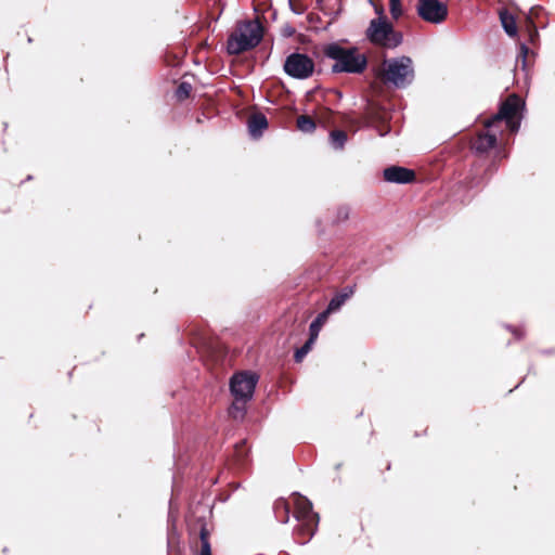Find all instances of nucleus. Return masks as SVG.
Masks as SVG:
<instances>
[{
    "label": "nucleus",
    "mask_w": 555,
    "mask_h": 555,
    "mask_svg": "<svg viewBox=\"0 0 555 555\" xmlns=\"http://www.w3.org/2000/svg\"><path fill=\"white\" fill-rule=\"evenodd\" d=\"M261 39L262 28L258 22L247 21L241 23L229 36L227 51L232 55L241 54L258 46Z\"/></svg>",
    "instance_id": "20e7f679"
},
{
    "label": "nucleus",
    "mask_w": 555,
    "mask_h": 555,
    "mask_svg": "<svg viewBox=\"0 0 555 555\" xmlns=\"http://www.w3.org/2000/svg\"><path fill=\"white\" fill-rule=\"evenodd\" d=\"M297 128L305 133H311L315 129V122L310 116L301 115L297 118Z\"/></svg>",
    "instance_id": "f3484780"
},
{
    "label": "nucleus",
    "mask_w": 555,
    "mask_h": 555,
    "mask_svg": "<svg viewBox=\"0 0 555 555\" xmlns=\"http://www.w3.org/2000/svg\"><path fill=\"white\" fill-rule=\"evenodd\" d=\"M524 106V102L516 94L509 95L501 105L499 112L491 118L487 119L485 127L487 131L478 134L473 143V149L476 153L482 154L493 149L496 144V131L493 130L495 125L502 120L512 132L519 129L520 122L516 120L519 109Z\"/></svg>",
    "instance_id": "f03ea898"
},
{
    "label": "nucleus",
    "mask_w": 555,
    "mask_h": 555,
    "mask_svg": "<svg viewBox=\"0 0 555 555\" xmlns=\"http://www.w3.org/2000/svg\"><path fill=\"white\" fill-rule=\"evenodd\" d=\"M529 36L531 41H533V39L538 36V30L534 26L533 29L530 31Z\"/></svg>",
    "instance_id": "5701e85b"
},
{
    "label": "nucleus",
    "mask_w": 555,
    "mask_h": 555,
    "mask_svg": "<svg viewBox=\"0 0 555 555\" xmlns=\"http://www.w3.org/2000/svg\"><path fill=\"white\" fill-rule=\"evenodd\" d=\"M529 52L528 47L525 43L520 44V56L522 59V64H526L527 54Z\"/></svg>",
    "instance_id": "4be33fe9"
},
{
    "label": "nucleus",
    "mask_w": 555,
    "mask_h": 555,
    "mask_svg": "<svg viewBox=\"0 0 555 555\" xmlns=\"http://www.w3.org/2000/svg\"><path fill=\"white\" fill-rule=\"evenodd\" d=\"M283 69L289 77L298 80H305L312 76L314 72V62L307 54L294 52L285 59Z\"/></svg>",
    "instance_id": "0eeeda50"
},
{
    "label": "nucleus",
    "mask_w": 555,
    "mask_h": 555,
    "mask_svg": "<svg viewBox=\"0 0 555 555\" xmlns=\"http://www.w3.org/2000/svg\"><path fill=\"white\" fill-rule=\"evenodd\" d=\"M324 54L335 61L332 65L333 73L360 74L366 68V57L357 49H346L337 43H331L324 49Z\"/></svg>",
    "instance_id": "7ed1b4c3"
},
{
    "label": "nucleus",
    "mask_w": 555,
    "mask_h": 555,
    "mask_svg": "<svg viewBox=\"0 0 555 555\" xmlns=\"http://www.w3.org/2000/svg\"><path fill=\"white\" fill-rule=\"evenodd\" d=\"M500 20L503 29L508 36L514 37L517 35L516 21L512 14L507 13L506 11H503L500 13Z\"/></svg>",
    "instance_id": "ddd939ff"
},
{
    "label": "nucleus",
    "mask_w": 555,
    "mask_h": 555,
    "mask_svg": "<svg viewBox=\"0 0 555 555\" xmlns=\"http://www.w3.org/2000/svg\"><path fill=\"white\" fill-rule=\"evenodd\" d=\"M328 314H330V312L327 310H325V311L319 313L318 317L311 322V324L309 326V336H311L312 339L317 340L323 324L327 320Z\"/></svg>",
    "instance_id": "4468645a"
},
{
    "label": "nucleus",
    "mask_w": 555,
    "mask_h": 555,
    "mask_svg": "<svg viewBox=\"0 0 555 555\" xmlns=\"http://www.w3.org/2000/svg\"><path fill=\"white\" fill-rule=\"evenodd\" d=\"M292 505L294 506V518L297 521L294 529L295 540L299 544H306L317 530L319 515L312 511V503L307 498L299 493H293L291 502L279 499L274 503V514L280 522H288Z\"/></svg>",
    "instance_id": "f257e3e1"
},
{
    "label": "nucleus",
    "mask_w": 555,
    "mask_h": 555,
    "mask_svg": "<svg viewBox=\"0 0 555 555\" xmlns=\"http://www.w3.org/2000/svg\"><path fill=\"white\" fill-rule=\"evenodd\" d=\"M258 382L257 374L253 372L235 373L230 379V391L234 399L251 400Z\"/></svg>",
    "instance_id": "6e6552de"
},
{
    "label": "nucleus",
    "mask_w": 555,
    "mask_h": 555,
    "mask_svg": "<svg viewBox=\"0 0 555 555\" xmlns=\"http://www.w3.org/2000/svg\"><path fill=\"white\" fill-rule=\"evenodd\" d=\"M317 2L320 4L322 2V0H317Z\"/></svg>",
    "instance_id": "bb28decb"
},
{
    "label": "nucleus",
    "mask_w": 555,
    "mask_h": 555,
    "mask_svg": "<svg viewBox=\"0 0 555 555\" xmlns=\"http://www.w3.org/2000/svg\"><path fill=\"white\" fill-rule=\"evenodd\" d=\"M417 15L426 23L439 25L448 17V5L441 0H417Z\"/></svg>",
    "instance_id": "1a4fd4ad"
},
{
    "label": "nucleus",
    "mask_w": 555,
    "mask_h": 555,
    "mask_svg": "<svg viewBox=\"0 0 555 555\" xmlns=\"http://www.w3.org/2000/svg\"><path fill=\"white\" fill-rule=\"evenodd\" d=\"M389 11L392 18L398 20L403 13L401 0H389Z\"/></svg>",
    "instance_id": "412c9836"
},
{
    "label": "nucleus",
    "mask_w": 555,
    "mask_h": 555,
    "mask_svg": "<svg viewBox=\"0 0 555 555\" xmlns=\"http://www.w3.org/2000/svg\"><path fill=\"white\" fill-rule=\"evenodd\" d=\"M353 295V287H346L341 293L335 295L331 301L326 310L332 313L340 309V307L346 302L348 298Z\"/></svg>",
    "instance_id": "f8f14e48"
},
{
    "label": "nucleus",
    "mask_w": 555,
    "mask_h": 555,
    "mask_svg": "<svg viewBox=\"0 0 555 555\" xmlns=\"http://www.w3.org/2000/svg\"><path fill=\"white\" fill-rule=\"evenodd\" d=\"M286 33H288L289 35H293L294 30L293 29H286Z\"/></svg>",
    "instance_id": "393cba45"
},
{
    "label": "nucleus",
    "mask_w": 555,
    "mask_h": 555,
    "mask_svg": "<svg viewBox=\"0 0 555 555\" xmlns=\"http://www.w3.org/2000/svg\"><path fill=\"white\" fill-rule=\"evenodd\" d=\"M286 33H288L289 35H293L294 30L293 29H286Z\"/></svg>",
    "instance_id": "a878e982"
},
{
    "label": "nucleus",
    "mask_w": 555,
    "mask_h": 555,
    "mask_svg": "<svg viewBox=\"0 0 555 555\" xmlns=\"http://www.w3.org/2000/svg\"><path fill=\"white\" fill-rule=\"evenodd\" d=\"M315 343V339H312L311 336H309L308 340L295 352V361L301 362L302 359L308 354V352L311 350L313 344Z\"/></svg>",
    "instance_id": "a211bd4d"
},
{
    "label": "nucleus",
    "mask_w": 555,
    "mask_h": 555,
    "mask_svg": "<svg viewBox=\"0 0 555 555\" xmlns=\"http://www.w3.org/2000/svg\"><path fill=\"white\" fill-rule=\"evenodd\" d=\"M247 400H238L234 399L232 405L229 409V414L234 420H243L245 413H246V403Z\"/></svg>",
    "instance_id": "dca6fc26"
},
{
    "label": "nucleus",
    "mask_w": 555,
    "mask_h": 555,
    "mask_svg": "<svg viewBox=\"0 0 555 555\" xmlns=\"http://www.w3.org/2000/svg\"><path fill=\"white\" fill-rule=\"evenodd\" d=\"M366 37L374 43L387 49H395L403 41V35L393 29L392 25L384 16L370 22L366 29Z\"/></svg>",
    "instance_id": "423d86ee"
},
{
    "label": "nucleus",
    "mask_w": 555,
    "mask_h": 555,
    "mask_svg": "<svg viewBox=\"0 0 555 555\" xmlns=\"http://www.w3.org/2000/svg\"><path fill=\"white\" fill-rule=\"evenodd\" d=\"M347 133L343 130H333L330 133V144L336 151H341L347 142Z\"/></svg>",
    "instance_id": "2eb2a0df"
},
{
    "label": "nucleus",
    "mask_w": 555,
    "mask_h": 555,
    "mask_svg": "<svg viewBox=\"0 0 555 555\" xmlns=\"http://www.w3.org/2000/svg\"><path fill=\"white\" fill-rule=\"evenodd\" d=\"M514 335H516L517 337H520V336H521V334L519 333V331H515V332H514Z\"/></svg>",
    "instance_id": "b1692460"
},
{
    "label": "nucleus",
    "mask_w": 555,
    "mask_h": 555,
    "mask_svg": "<svg viewBox=\"0 0 555 555\" xmlns=\"http://www.w3.org/2000/svg\"><path fill=\"white\" fill-rule=\"evenodd\" d=\"M191 90H192V86L191 83L189 82H185V81H182L177 90H176V98L179 100V101H183L185 100L186 98H189L190 93H191Z\"/></svg>",
    "instance_id": "6ab92c4d"
},
{
    "label": "nucleus",
    "mask_w": 555,
    "mask_h": 555,
    "mask_svg": "<svg viewBox=\"0 0 555 555\" xmlns=\"http://www.w3.org/2000/svg\"><path fill=\"white\" fill-rule=\"evenodd\" d=\"M414 77V65L410 56L401 55L385 60L383 63V79L395 88H406L413 82Z\"/></svg>",
    "instance_id": "39448f33"
},
{
    "label": "nucleus",
    "mask_w": 555,
    "mask_h": 555,
    "mask_svg": "<svg viewBox=\"0 0 555 555\" xmlns=\"http://www.w3.org/2000/svg\"><path fill=\"white\" fill-rule=\"evenodd\" d=\"M268 128V120L263 114H255L248 120V131L253 138H259Z\"/></svg>",
    "instance_id": "9b49d317"
},
{
    "label": "nucleus",
    "mask_w": 555,
    "mask_h": 555,
    "mask_svg": "<svg viewBox=\"0 0 555 555\" xmlns=\"http://www.w3.org/2000/svg\"><path fill=\"white\" fill-rule=\"evenodd\" d=\"M201 543L202 547L198 555H211V548L208 541V533L204 527L201 529Z\"/></svg>",
    "instance_id": "aec40b11"
},
{
    "label": "nucleus",
    "mask_w": 555,
    "mask_h": 555,
    "mask_svg": "<svg viewBox=\"0 0 555 555\" xmlns=\"http://www.w3.org/2000/svg\"><path fill=\"white\" fill-rule=\"evenodd\" d=\"M384 179L390 183L406 184L415 180V172L409 168L390 166L384 169Z\"/></svg>",
    "instance_id": "9d476101"
}]
</instances>
